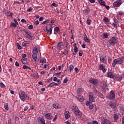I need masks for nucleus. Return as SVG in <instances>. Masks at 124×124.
I'll use <instances>...</instances> for the list:
<instances>
[{
  "instance_id": "obj_1",
  "label": "nucleus",
  "mask_w": 124,
  "mask_h": 124,
  "mask_svg": "<svg viewBox=\"0 0 124 124\" xmlns=\"http://www.w3.org/2000/svg\"><path fill=\"white\" fill-rule=\"evenodd\" d=\"M19 98H20L22 101H27L29 100L30 99L31 100V98H30L28 94H26L25 92L20 91L19 92Z\"/></svg>"
},
{
  "instance_id": "obj_2",
  "label": "nucleus",
  "mask_w": 124,
  "mask_h": 124,
  "mask_svg": "<svg viewBox=\"0 0 124 124\" xmlns=\"http://www.w3.org/2000/svg\"><path fill=\"white\" fill-rule=\"evenodd\" d=\"M124 61V57H121L118 59H114L112 62V67H115L116 64H122Z\"/></svg>"
},
{
  "instance_id": "obj_3",
  "label": "nucleus",
  "mask_w": 124,
  "mask_h": 124,
  "mask_svg": "<svg viewBox=\"0 0 124 124\" xmlns=\"http://www.w3.org/2000/svg\"><path fill=\"white\" fill-rule=\"evenodd\" d=\"M72 109L77 116H81L82 115V112L79 110L77 106H73L72 107Z\"/></svg>"
},
{
  "instance_id": "obj_4",
  "label": "nucleus",
  "mask_w": 124,
  "mask_h": 124,
  "mask_svg": "<svg viewBox=\"0 0 124 124\" xmlns=\"http://www.w3.org/2000/svg\"><path fill=\"white\" fill-rule=\"evenodd\" d=\"M123 2V0H117L115 2H113V6L114 7H120L121 4H122Z\"/></svg>"
},
{
  "instance_id": "obj_5",
  "label": "nucleus",
  "mask_w": 124,
  "mask_h": 124,
  "mask_svg": "<svg viewBox=\"0 0 124 124\" xmlns=\"http://www.w3.org/2000/svg\"><path fill=\"white\" fill-rule=\"evenodd\" d=\"M25 36L31 40L34 39V35L29 32H25Z\"/></svg>"
},
{
  "instance_id": "obj_6",
  "label": "nucleus",
  "mask_w": 124,
  "mask_h": 124,
  "mask_svg": "<svg viewBox=\"0 0 124 124\" xmlns=\"http://www.w3.org/2000/svg\"><path fill=\"white\" fill-rule=\"evenodd\" d=\"M115 98V93H114V91H111L110 92V93H108V98L109 99V100H114Z\"/></svg>"
},
{
  "instance_id": "obj_7",
  "label": "nucleus",
  "mask_w": 124,
  "mask_h": 124,
  "mask_svg": "<svg viewBox=\"0 0 124 124\" xmlns=\"http://www.w3.org/2000/svg\"><path fill=\"white\" fill-rule=\"evenodd\" d=\"M116 43H117V40L114 37L109 38V44L110 46H114Z\"/></svg>"
},
{
  "instance_id": "obj_8",
  "label": "nucleus",
  "mask_w": 124,
  "mask_h": 124,
  "mask_svg": "<svg viewBox=\"0 0 124 124\" xmlns=\"http://www.w3.org/2000/svg\"><path fill=\"white\" fill-rule=\"evenodd\" d=\"M89 82L93 85H97L99 83V80L97 78H90V79H89Z\"/></svg>"
},
{
  "instance_id": "obj_9",
  "label": "nucleus",
  "mask_w": 124,
  "mask_h": 124,
  "mask_svg": "<svg viewBox=\"0 0 124 124\" xmlns=\"http://www.w3.org/2000/svg\"><path fill=\"white\" fill-rule=\"evenodd\" d=\"M94 100V98L93 93H89V100L90 103L93 102Z\"/></svg>"
},
{
  "instance_id": "obj_10",
  "label": "nucleus",
  "mask_w": 124,
  "mask_h": 124,
  "mask_svg": "<svg viewBox=\"0 0 124 124\" xmlns=\"http://www.w3.org/2000/svg\"><path fill=\"white\" fill-rule=\"evenodd\" d=\"M107 77H108V78H113L114 79L116 78V76H115V74L111 72H109L107 73Z\"/></svg>"
},
{
  "instance_id": "obj_11",
  "label": "nucleus",
  "mask_w": 124,
  "mask_h": 124,
  "mask_svg": "<svg viewBox=\"0 0 124 124\" xmlns=\"http://www.w3.org/2000/svg\"><path fill=\"white\" fill-rule=\"evenodd\" d=\"M101 123L102 124H112L111 122L107 119H103Z\"/></svg>"
},
{
  "instance_id": "obj_12",
  "label": "nucleus",
  "mask_w": 124,
  "mask_h": 124,
  "mask_svg": "<svg viewBox=\"0 0 124 124\" xmlns=\"http://www.w3.org/2000/svg\"><path fill=\"white\" fill-rule=\"evenodd\" d=\"M52 25L48 24L46 25V29L47 31H53V28Z\"/></svg>"
},
{
  "instance_id": "obj_13",
  "label": "nucleus",
  "mask_w": 124,
  "mask_h": 124,
  "mask_svg": "<svg viewBox=\"0 0 124 124\" xmlns=\"http://www.w3.org/2000/svg\"><path fill=\"white\" fill-rule=\"evenodd\" d=\"M99 69L102 70L103 73H105L107 72V69L104 66L103 64H100L99 66Z\"/></svg>"
},
{
  "instance_id": "obj_14",
  "label": "nucleus",
  "mask_w": 124,
  "mask_h": 124,
  "mask_svg": "<svg viewBox=\"0 0 124 124\" xmlns=\"http://www.w3.org/2000/svg\"><path fill=\"white\" fill-rule=\"evenodd\" d=\"M45 117L48 120H52V119H53V116H52L51 113H48L45 114Z\"/></svg>"
},
{
  "instance_id": "obj_15",
  "label": "nucleus",
  "mask_w": 124,
  "mask_h": 124,
  "mask_svg": "<svg viewBox=\"0 0 124 124\" xmlns=\"http://www.w3.org/2000/svg\"><path fill=\"white\" fill-rule=\"evenodd\" d=\"M74 52H73V55H76L78 51V48L77 46V45L76 43L74 44Z\"/></svg>"
},
{
  "instance_id": "obj_16",
  "label": "nucleus",
  "mask_w": 124,
  "mask_h": 124,
  "mask_svg": "<svg viewBox=\"0 0 124 124\" xmlns=\"http://www.w3.org/2000/svg\"><path fill=\"white\" fill-rule=\"evenodd\" d=\"M108 86L106 83H104L103 86H102V92H106L108 90Z\"/></svg>"
},
{
  "instance_id": "obj_17",
  "label": "nucleus",
  "mask_w": 124,
  "mask_h": 124,
  "mask_svg": "<svg viewBox=\"0 0 124 124\" xmlns=\"http://www.w3.org/2000/svg\"><path fill=\"white\" fill-rule=\"evenodd\" d=\"M64 115L66 120H67L68 119H69V118L70 117V114L69 111H66L65 112H64Z\"/></svg>"
},
{
  "instance_id": "obj_18",
  "label": "nucleus",
  "mask_w": 124,
  "mask_h": 124,
  "mask_svg": "<svg viewBox=\"0 0 124 124\" xmlns=\"http://www.w3.org/2000/svg\"><path fill=\"white\" fill-rule=\"evenodd\" d=\"M32 58L34 61V62H37V53H33L32 55Z\"/></svg>"
},
{
  "instance_id": "obj_19",
  "label": "nucleus",
  "mask_w": 124,
  "mask_h": 124,
  "mask_svg": "<svg viewBox=\"0 0 124 124\" xmlns=\"http://www.w3.org/2000/svg\"><path fill=\"white\" fill-rule=\"evenodd\" d=\"M57 48L59 51L62 50V42H61L58 43Z\"/></svg>"
},
{
  "instance_id": "obj_20",
  "label": "nucleus",
  "mask_w": 124,
  "mask_h": 124,
  "mask_svg": "<svg viewBox=\"0 0 124 124\" xmlns=\"http://www.w3.org/2000/svg\"><path fill=\"white\" fill-rule=\"evenodd\" d=\"M100 60L103 63H106V62L107 61V60H106V59H105L104 56L103 55L100 56Z\"/></svg>"
},
{
  "instance_id": "obj_21",
  "label": "nucleus",
  "mask_w": 124,
  "mask_h": 124,
  "mask_svg": "<svg viewBox=\"0 0 124 124\" xmlns=\"http://www.w3.org/2000/svg\"><path fill=\"white\" fill-rule=\"evenodd\" d=\"M109 36V34L108 32H104L103 35H102V37L103 39H105L106 38H108Z\"/></svg>"
},
{
  "instance_id": "obj_22",
  "label": "nucleus",
  "mask_w": 124,
  "mask_h": 124,
  "mask_svg": "<svg viewBox=\"0 0 124 124\" xmlns=\"http://www.w3.org/2000/svg\"><path fill=\"white\" fill-rule=\"evenodd\" d=\"M119 115H118L117 113H114V114H113V119H114V122H117L118 120H119Z\"/></svg>"
},
{
  "instance_id": "obj_23",
  "label": "nucleus",
  "mask_w": 124,
  "mask_h": 124,
  "mask_svg": "<svg viewBox=\"0 0 124 124\" xmlns=\"http://www.w3.org/2000/svg\"><path fill=\"white\" fill-rule=\"evenodd\" d=\"M56 86H59V83H56L55 82H52L50 83L49 85H48L49 87H56Z\"/></svg>"
},
{
  "instance_id": "obj_24",
  "label": "nucleus",
  "mask_w": 124,
  "mask_h": 124,
  "mask_svg": "<svg viewBox=\"0 0 124 124\" xmlns=\"http://www.w3.org/2000/svg\"><path fill=\"white\" fill-rule=\"evenodd\" d=\"M84 40L85 41V42H87V43H89L90 42V39L88 38L86 34H84Z\"/></svg>"
},
{
  "instance_id": "obj_25",
  "label": "nucleus",
  "mask_w": 124,
  "mask_h": 124,
  "mask_svg": "<svg viewBox=\"0 0 124 124\" xmlns=\"http://www.w3.org/2000/svg\"><path fill=\"white\" fill-rule=\"evenodd\" d=\"M98 2L102 6H105L106 2L104 0H98Z\"/></svg>"
},
{
  "instance_id": "obj_26",
  "label": "nucleus",
  "mask_w": 124,
  "mask_h": 124,
  "mask_svg": "<svg viewBox=\"0 0 124 124\" xmlns=\"http://www.w3.org/2000/svg\"><path fill=\"white\" fill-rule=\"evenodd\" d=\"M52 107L53 108H55V109H60L61 108V106L60 105H57L56 103H54L52 105Z\"/></svg>"
},
{
  "instance_id": "obj_27",
  "label": "nucleus",
  "mask_w": 124,
  "mask_h": 124,
  "mask_svg": "<svg viewBox=\"0 0 124 124\" xmlns=\"http://www.w3.org/2000/svg\"><path fill=\"white\" fill-rule=\"evenodd\" d=\"M109 107L111 108L112 109H116V106L115 105V103L112 102H110Z\"/></svg>"
},
{
  "instance_id": "obj_28",
  "label": "nucleus",
  "mask_w": 124,
  "mask_h": 124,
  "mask_svg": "<svg viewBox=\"0 0 124 124\" xmlns=\"http://www.w3.org/2000/svg\"><path fill=\"white\" fill-rule=\"evenodd\" d=\"M115 79H116V80H118V81H121L122 79V77L121 76V75H118V76H115Z\"/></svg>"
},
{
  "instance_id": "obj_29",
  "label": "nucleus",
  "mask_w": 124,
  "mask_h": 124,
  "mask_svg": "<svg viewBox=\"0 0 124 124\" xmlns=\"http://www.w3.org/2000/svg\"><path fill=\"white\" fill-rule=\"evenodd\" d=\"M74 69V66L73 64H70L69 68V73H71L72 70Z\"/></svg>"
},
{
  "instance_id": "obj_30",
  "label": "nucleus",
  "mask_w": 124,
  "mask_h": 124,
  "mask_svg": "<svg viewBox=\"0 0 124 124\" xmlns=\"http://www.w3.org/2000/svg\"><path fill=\"white\" fill-rule=\"evenodd\" d=\"M38 47L35 46L33 47V53L35 54H37L38 53Z\"/></svg>"
},
{
  "instance_id": "obj_31",
  "label": "nucleus",
  "mask_w": 124,
  "mask_h": 124,
  "mask_svg": "<svg viewBox=\"0 0 124 124\" xmlns=\"http://www.w3.org/2000/svg\"><path fill=\"white\" fill-rule=\"evenodd\" d=\"M40 63H46V59L42 58L40 60Z\"/></svg>"
},
{
  "instance_id": "obj_32",
  "label": "nucleus",
  "mask_w": 124,
  "mask_h": 124,
  "mask_svg": "<svg viewBox=\"0 0 124 124\" xmlns=\"http://www.w3.org/2000/svg\"><path fill=\"white\" fill-rule=\"evenodd\" d=\"M90 12H91V10L89 7H88L86 9H85L84 10V13H86V14L90 13Z\"/></svg>"
},
{
  "instance_id": "obj_33",
  "label": "nucleus",
  "mask_w": 124,
  "mask_h": 124,
  "mask_svg": "<svg viewBox=\"0 0 124 124\" xmlns=\"http://www.w3.org/2000/svg\"><path fill=\"white\" fill-rule=\"evenodd\" d=\"M124 15V12H122V11L120 12H118L117 13V16H122Z\"/></svg>"
},
{
  "instance_id": "obj_34",
  "label": "nucleus",
  "mask_w": 124,
  "mask_h": 124,
  "mask_svg": "<svg viewBox=\"0 0 124 124\" xmlns=\"http://www.w3.org/2000/svg\"><path fill=\"white\" fill-rule=\"evenodd\" d=\"M88 124H100L97 121H93L92 122H88Z\"/></svg>"
},
{
  "instance_id": "obj_35",
  "label": "nucleus",
  "mask_w": 124,
  "mask_h": 124,
  "mask_svg": "<svg viewBox=\"0 0 124 124\" xmlns=\"http://www.w3.org/2000/svg\"><path fill=\"white\" fill-rule=\"evenodd\" d=\"M21 61L24 64H27V63H28V60L26 59H21Z\"/></svg>"
},
{
  "instance_id": "obj_36",
  "label": "nucleus",
  "mask_w": 124,
  "mask_h": 124,
  "mask_svg": "<svg viewBox=\"0 0 124 124\" xmlns=\"http://www.w3.org/2000/svg\"><path fill=\"white\" fill-rule=\"evenodd\" d=\"M4 108L6 110H9V108H8V103H5L4 104Z\"/></svg>"
},
{
  "instance_id": "obj_37",
  "label": "nucleus",
  "mask_w": 124,
  "mask_h": 124,
  "mask_svg": "<svg viewBox=\"0 0 124 124\" xmlns=\"http://www.w3.org/2000/svg\"><path fill=\"white\" fill-rule=\"evenodd\" d=\"M103 21L105 22V23H108L109 22V18L107 16H105L103 18Z\"/></svg>"
},
{
  "instance_id": "obj_38",
  "label": "nucleus",
  "mask_w": 124,
  "mask_h": 124,
  "mask_svg": "<svg viewBox=\"0 0 124 124\" xmlns=\"http://www.w3.org/2000/svg\"><path fill=\"white\" fill-rule=\"evenodd\" d=\"M30 42L29 41H25L22 43V45L24 47H26L27 44H29Z\"/></svg>"
},
{
  "instance_id": "obj_39",
  "label": "nucleus",
  "mask_w": 124,
  "mask_h": 124,
  "mask_svg": "<svg viewBox=\"0 0 124 124\" xmlns=\"http://www.w3.org/2000/svg\"><path fill=\"white\" fill-rule=\"evenodd\" d=\"M112 61V59L111 57L108 56V63L109 64H111Z\"/></svg>"
},
{
  "instance_id": "obj_40",
  "label": "nucleus",
  "mask_w": 124,
  "mask_h": 124,
  "mask_svg": "<svg viewBox=\"0 0 124 124\" xmlns=\"http://www.w3.org/2000/svg\"><path fill=\"white\" fill-rule=\"evenodd\" d=\"M78 99L80 102H82L84 101V97L83 96H79Z\"/></svg>"
},
{
  "instance_id": "obj_41",
  "label": "nucleus",
  "mask_w": 124,
  "mask_h": 124,
  "mask_svg": "<svg viewBox=\"0 0 124 124\" xmlns=\"http://www.w3.org/2000/svg\"><path fill=\"white\" fill-rule=\"evenodd\" d=\"M23 69H30V70H31V68L30 67H29L27 65H23Z\"/></svg>"
},
{
  "instance_id": "obj_42",
  "label": "nucleus",
  "mask_w": 124,
  "mask_h": 124,
  "mask_svg": "<svg viewBox=\"0 0 124 124\" xmlns=\"http://www.w3.org/2000/svg\"><path fill=\"white\" fill-rule=\"evenodd\" d=\"M40 121L42 124H46V123H45V120H44V119L41 118Z\"/></svg>"
},
{
  "instance_id": "obj_43",
  "label": "nucleus",
  "mask_w": 124,
  "mask_h": 124,
  "mask_svg": "<svg viewBox=\"0 0 124 124\" xmlns=\"http://www.w3.org/2000/svg\"><path fill=\"white\" fill-rule=\"evenodd\" d=\"M54 31H60V27L57 26L54 28Z\"/></svg>"
},
{
  "instance_id": "obj_44",
  "label": "nucleus",
  "mask_w": 124,
  "mask_h": 124,
  "mask_svg": "<svg viewBox=\"0 0 124 124\" xmlns=\"http://www.w3.org/2000/svg\"><path fill=\"white\" fill-rule=\"evenodd\" d=\"M7 16H9L10 17H12L13 15V14L10 12H8L7 13Z\"/></svg>"
},
{
  "instance_id": "obj_45",
  "label": "nucleus",
  "mask_w": 124,
  "mask_h": 124,
  "mask_svg": "<svg viewBox=\"0 0 124 124\" xmlns=\"http://www.w3.org/2000/svg\"><path fill=\"white\" fill-rule=\"evenodd\" d=\"M61 73H62V72L56 73L54 74V75L57 77H60V76H61Z\"/></svg>"
},
{
  "instance_id": "obj_46",
  "label": "nucleus",
  "mask_w": 124,
  "mask_h": 124,
  "mask_svg": "<svg viewBox=\"0 0 124 124\" xmlns=\"http://www.w3.org/2000/svg\"><path fill=\"white\" fill-rule=\"evenodd\" d=\"M87 23L88 25H91V24L92 23V20H91V19H90L89 18H88V19L87 20Z\"/></svg>"
},
{
  "instance_id": "obj_47",
  "label": "nucleus",
  "mask_w": 124,
  "mask_h": 124,
  "mask_svg": "<svg viewBox=\"0 0 124 124\" xmlns=\"http://www.w3.org/2000/svg\"><path fill=\"white\" fill-rule=\"evenodd\" d=\"M69 34H70V38L71 39H73L74 38V35H73V32L72 31L70 32Z\"/></svg>"
},
{
  "instance_id": "obj_48",
  "label": "nucleus",
  "mask_w": 124,
  "mask_h": 124,
  "mask_svg": "<svg viewBox=\"0 0 124 124\" xmlns=\"http://www.w3.org/2000/svg\"><path fill=\"white\" fill-rule=\"evenodd\" d=\"M63 54H65V55H68V50L67 49L63 52Z\"/></svg>"
},
{
  "instance_id": "obj_49",
  "label": "nucleus",
  "mask_w": 124,
  "mask_h": 124,
  "mask_svg": "<svg viewBox=\"0 0 124 124\" xmlns=\"http://www.w3.org/2000/svg\"><path fill=\"white\" fill-rule=\"evenodd\" d=\"M17 24H16L15 23H13V22L11 24V26L12 27H14L15 28H16V27H17Z\"/></svg>"
},
{
  "instance_id": "obj_50",
  "label": "nucleus",
  "mask_w": 124,
  "mask_h": 124,
  "mask_svg": "<svg viewBox=\"0 0 124 124\" xmlns=\"http://www.w3.org/2000/svg\"><path fill=\"white\" fill-rule=\"evenodd\" d=\"M0 87H1V88H5V85H4V84H3V83L1 82L0 83Z\"/></svg>"
},
{
  "instance_id": "obj_51",
  "label": "nucleus",
  "mask_w": 124,
  "mask_h": 124,
  "mask_svg": "<svg viewBox=\"0 0 124 124\" xmlns=\"http://www.w3.org/2000/svg\"><path fill=\"white\" fill-rule=\"evenodd\" d=\"M57 119H58V115H55L53 119V122H56V121L57 120Z\"/></svg>"
},
{
  "instance_id": "obj_52",
  "label": "nucleus",
  "mask_w": 124,
  "mask_h": 124,
  "mask_svg": "<svg viewBox=\"0 0 124 124\" xmlns=\"http://www.w3.org/2000/svg\"><path fill=\"white\" fill-rule=\"evenodd\" d=\"M75 71L77 73H78L79 72V70L78 68V67H75Z\"/></svg>"
},
{
  "instance_id": "obj_53",
  "label": "nucleus",
  "mask_w": 124,
  "mask_h": 124,
  "mask_svg": "<svg viewBox=\"0 0 124 124\" xmlns=\"http://www.w3.org/2000/svg\"><path fill=\"white\" fill-rule=\"evenodd\" d=\"M49 23V20L47 19V20H46L44 21L43 22H42V24L43 25H44V24H47V23Z\"/></svg>"
},
{
  "instance_id": "obj_54",
  "label": "nucleus",
  "mask_w": 124,
  "mask_h": 124,
  "mask_svg": "<svg viewBox=\"0 0 124 124\" xmlns=\"http://www.w3.org/2000/svg\"><path fill=\"white\" fill-rule=\"evenodd\" d=\"M68 79L67 78H64V79L63 81V83H66L68 82Z\"/></svg>"
},
{
  "instance_id": "obj_55",
  "label": "nucleus",
  "mask_w": 124,
  "mask_h": 124,
  "mask_svg": "<svg viewBox=\"0 0 124 124\" xmlns=\"http://www.w3.org/2000/svg\"><path fill=\"white\" fill-rule=\"evenodd\" d=\"M120 111H123V112L124 111V107H120Z\"/></svg>"
},
{
  "instance_id": "obj_56",
  "label": "nucleus",
  "mask_w": 124,
  "mask_h": 124,
  "mask_svg": "<svg viewBox=\"0 0 124 124\" xmlns=\"http://www.w3.org/2000/svg\"><path fill=\"white\" fill-rule=\"evenodd\" d=\"M83 55V51H79L78 52V55L80 56H82Z\"/></svg>"
},
{
  "instance_id": "obj_57",
  "label": "nucleus",
  "mask_w": 124,
  "mask_h": 124,
  "mask_svg": "<svg viewBox=\"0 0 124 124\" xmlns=\"http://www.w3.org/2000/svg\"><path fill=\"white\" fill-rule=\"evenodd\" d=\"M105 8L107 9V10H109L110 7L109 6H108V5H106V3H105Z\"/></svg>"
},
{
  "instance_id": "obj_58",
  "label": "nucleus",
  "mask_w": 124,
  "mask_h": 124,
  "mask_svg": "<svg viewBox=\"0 0 124 124\" xmlns=\"http://www.w3.org/2000/svg\"><path fill=\"white\" fill-rule=\"evenodd\" d=\"M21 22L22 23H25V24H27V21L25 20V19H22L21 20Z\"/></svg>"
},
{
  "instance_id": "obj_59",
  "label": "nucleus",
  "mask_w": 124,
  "mask_h": 124,
  "mask_svg": "<svg viewBox=\"0 0 124 124\" xmlns=\"http://www.w3.org/2000/svg\"><path fill=\"white\" fill-rule=\"evenodd\" d=\"M29 109V106H26L24 108V111H27Z\"/></svg>"
},
{
  "instance_id": "obj_60",
  "label": "nucleus",
  "mask_w": 124,
  "mask_h": 124,
  "mask_svg": "<svg viewBox=\"0 0 124 124\" xmlns=\"http://www.w3.org/2000/svg\"><path fill=\"white\" fill-rule=\"evenodd\" d=\"M89 1L91 3H94L95 2V0H89Z\"/></svg>"
},
{
  "instance_id": "obj_61",
  "label": "nucleus",
  "mask_w": 124,
  "mask_h": 124,
  "mask_svg": "<svg viewBox=\"0 0 124 124\" xmlns=\"http://www.w3.org/2000/svg\"><path fill=\"white\" fill-rule=\"evenodd\" d=\"M32 11V8L30 7L29 9L27 10L28 12H31V11Z\"/></svg>"
},
{
  "instance_id": "obj_62",
  "label": "nucleus",
  "mask_w": 124,
  "mask_h": 124,
  "mask_svg": "<svg viewBox=\"0 0 124 124\" xmlns=\"http://www.w3.org/2000/svg\"><path fill=\"white\" fill-rule=\"evenodd\" d=\"M114 21L115 23L116 24V25H117V24H118L119 23V21L116 18H115L114 19Z\"/></svg>"
},
{
  "instance_id": "obj_63",
  "label": "nucleus",
  "mask_w": 124,
  "mask_h": 124,
  "mask_svg": "<svg viewBox=\"0 0 124 124\" xmlns=\"http://www.w3.org/2000/svg\"><path fill=\"white\" fill-rule=\"evenodd\" d=\"M52 5L53 6H55V7H58V4H56L55 3H53Z\"/></svg>"
},
{
  "instance_id": "obj_64",
  "label": "nucleus",
  "mask_w": 124,
  "mask_h": 124,
  "mask_svg": "<svg viewBox=\"0 0 124 124\" xmlns=\"http://www.w3.org/2000/svg\"><path fill=\"white\" fill-rule=\"evenodd\" d=\"M15 65L16 66H20V64H19V62H15Z\"/></svg>"
}]
</instances>
